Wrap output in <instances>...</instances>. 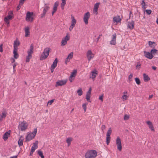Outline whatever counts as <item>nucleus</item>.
Returning a JSON list of instances; mask_svg holds the SVG:
<instances>
[{
	"label": "nucleus",
	"mask_w": 158,
	"mask_h": 158,
	"mask_svg": "<svg viewBox=\"0 0 158 158\" xmlns=\"http://www.w3.org/2000/svg\"><path fill=\"white\" fill-rule=\"evenodd\" d=\"M50 50V48H46L44 49L43 52L42 53L40 57V60H44L47 58L49 55Z\"/></svg>",
	"instance_id": "1"
},
{
	"label": "nucleus",
	"mask_w": 158,
	"mask_h": 158,
	"mask_svg": "<svg viewBox=\"0 0 158 158\" xmlns=\"http://www.w3.org/2000/svg\"><path fill=\"white\" fill-rule=\"evenodd\" d=\"M97 155V152L95 150H90L88 151L85 154V158H94Z\"/></svg>",
	"instance_id": "2"
},
{
	"label": "nucleus",
	"mask_w": 158,
	"mask_h": 158,
	"mask_svg": "<svg viewBox=\"0 0 158 158\" xmlns=\"http://www.w3.org/2000/svg\"><path fill=\"white\" fill-rule=\"evenodd\" d=\"M37 131V129L35 128L34 129L33 132L28 134L26 137V141H29L33 139L36 134Z\"/></svg>",
	"instance_id": "3"
},
{
	"label": "nucleus",
	"mask_w": 158,
	"mask_h": 158,
	"mask_svg": "<svg viewBox=\"0 0 158 158\" xmlns=\"http://www.w3.org/2000/svg\"><path fill=\"white\" fill-rule=\"evenodd\" d=\"M27 124L24 121L19 122V124L18 126V128L21 131H25L27 128Z\"/></svg>",
	"instance_id": "4"
},
{
	"label": "nucleus",
	"mask_w": 158,
	"mask_h": 158,
	"mask_svg": "<svg viewBox=\"0 0 158 158\" xmlns=\"http://www.w3.org/2000/svg\"><path fill=\"white\" fill-rule=\"evenodd\" d=\"M33 15V13L28 11L26 14V20L27 22H32L34 19V17L32 16Z\"/></svg>",
	"instance_id": "5"
},
{
	"label": "nucleus",
	"mask_w": 158,
	"mask_h": 158,
	"mask_svg": "<svg viewBox=\"0 0 158 158\" xmlns=\"http://www.w3.org/2000/svg\"><path fill=\"white\" fill-rule=\"evenodd\" d=\"M112 130L111 128H109L106 133V142L107 145H108L110 142V135L112 133Z\"/></svg>",
	"instance_id": "6"
},
{
	"label": "nucleus",
	"mask_w": 158,
	"mask_h": 158,
	"mask_svg": "<svg viewBox=\"0 0 158 158\" xmlns=\"http://www.w3.org/2000/svg\"><path fill=\"white\" fill-rule=\"evenodd\" d=\"M116 144L117 146V149L121 151L122 149V146L121 144V139L119 137H118L116 140Z\"/></svg>",
	"instance_id": "7"
},
{
	"label": "nucleus",
	"mask_w": 158,
	"mask_h": 158,
	"mask_svg": "<svg viewBox=\"0 0 158 158\" xmlns=\"http://www.w3.org/2000/svg\"><path fill=\"white\" fill-rule=\"evenodd\" d=\"M45 6L44 7L43 13L41 14V19L45 17V15L46 14V12L50 9V7L47 4H45Z\"/></svg>",
	"instance_id": "8"
},
{
	"label": "nucleus",
	"mask_w": 158,
	"mask_h": 158,
	"mask_svg": "<svg viewBox=\"0 0 158 158\" xmlns=\"http://www.w3.org/2000/svg\"><path fill=\"white\" fill-rule=\"evenodd\" d=\"M69 39L70 36L69 35V34L67 33L66 36L62 39L61 46H63L65 45L67 43V41L69 40Z\"/></svg>",
	"instance_id": "9"
},
{
	"label": "nucleus",
	"mask_w": 158,
	"mask_h": 158,
	"mask_svg": "<svg viewBox=\"0 0 158 158\" xmlns=\"http://www.w3.org/2000/svg\"><path fill=\"white\" fill-rule=\"evenodd\" d=\"M90 17V14L89 12L85 13L84 15L83 20L85 24H88V20Z\"/></svg>",
	"instance_id": "10"
},
{
	"label": "nucleus",
	"mask_w": 158,
	"mask_h": 158,
	"mask_svg": "<svg viewBox=\"0 0 158 158\" xmlns=\"http://www.w3.org/2000/svg\"><path fill=\"white\" fill-rule=\"evenodd\" d=\"M86 56L89 61H90L91 59L94 58V56L92 53L91 50H88L86 53Z\"/></svg>",
	"instance_id": "11"
},
{
	"label": "nucleus",
	"mask_w": 158,
	"mask_h": 158,
	"mask_svg": "<svg viewBox=\"0 0 158 158\" xmlns=\"http://www.w3.org/2000/svg\"><path fill=\"white\" fill-rule=\"evenodd\" d=\"M67 82V81L65 80H60L56 82V84L55 85L56 87L61 86L65 85Z\"/></svg>",
	"instance_id": "12"
},
{
	"label": "nucleus",
	"mask_w": 158,
	"mask_h": 158,
	"mask_svg": "<svg viewBox=\"0 0 158 158\" xmlns=\"http://www.w3.org/2000/svg\"><path fill=\"white\" fill-rule=\"evenodd\" d=\"M13 13L11 11H10L9 12V15L7 16L6 17L4 18V21L7 24H9V20L10 19H11L12 18V16H11L10 14H12Z\"/></svg>",
	"instance_id": "13"
},
{
	"label": "nucleus",
	"mask_w": 158,
	"mask_h": 158,
	"mask_svg": "<svg viewBox=\"0 0 158 158\" xmlns=\"http://www.w3.org/2000/svg\"><path fill=\"white\" fill-rule=\"evenodd\" d=\"M135 25L134 22L132 21L131 22H129L127 23V27L130 30L133 29L134 28Z\"/></svg>",
	"instance_id": "14"
},
{
	"label": "nucleus",
	"mask_w": 158,
	"mask_h": 158,
	"mask_svg": "<svg viewBox=\"0 0 158 158\" xmlns=\"http://www.w3.org/2000/svg\"><path fill=\"white\" fill-rule=\"evenodd\" d=\"M100 3H97L95 4L93 9V12L95 15H97L98 14V8L99 7V5H100Z\"/></svg>",
	"instance_id": "15"
},
{
	"label": "nucleus",
	"mask_w": 158,
	"mask_h": 158,
	"mask_svg": "<svg viewBox=\"0 0 158 158\" xmlns=\"http://www.w3.org/2000/svg\"><path fill=\"white\" fill-rule=\"evenodd\" d=\"M73 56V52H71L70 53H69L67 57L66 58L65 61V63L66 64L68 62H69L70 60L71 59H72Z\"/></svg>",
	"instance_id": "16"
},
{
	"label": "nucleus",
	"mask_w": 158,
	"mask_h": 158,
	"mask_svg": "<svg viewBox=\"0 0 158 158\" xmlns=\"http://www.w3.org/2000/svg\"><path fill=\"white\" fill-rule=\"evenodd\" d=\"M112 40L110 41V44L111 45H115L116 42V33H114L112 35Z\"/></svg>",
	"instance_id": "17"
},
{
	"label": "nucleus",
	"mask_w": 158,
	"mask_h": 158,
	"mask_svg": "<svg viewBox=\"0 0 158 158\" xmlns=\"http://www.w3.org/2000/svg\"><path fill=\"white\" fill-rule=\"evenodd\" d=\"M144 56L147 58L149 59H152L153 58V56H152V54H151V52L150 53L149 52H147L146 51H144Z\"/></svg>",
	"instance_id": "18"
},
{
	"label": "nucleus",
	"mask_w": 158,
	"mask_h": 158,
	"mask_svg": "<svg viewBox=\"0 0 158 158\" xmlns=\"http://www.w3.org/2000/svg\"><path fill=\"white\" fill-rule=\"evenodd\" d=\"M25 35V36L27 37L30 35L29 28L28 27H26L24 29Z\"/></svg>",
	"instance_id": "19"
},
{
	"label": "nucleus",
	"mask_w": 158,
	"mask_h": 158,
	"mask_svg": "<svg viewBox=\"0 0 158 158\" xmlns=\"http://www.w3.org/2000/svg\"><path fill=\"white\" fill-rule=\"evenodd\" d=\"M10 131L9 130L4 134L3 136V138L4 140H6L7 139L8 136L10 135Z\"/></svg>",
	"instance_id": "20"
},
{
	"label": "nucleus",
	"mask_w": 158,
	"mask_h": 158,
	"mask_svg": "<svg viewBox=\"0 0 158 158\" xmlns=\"http://www.w3.org/2000/svg\"><path fill=\"white\" fill-rule=\"evenodd\" d=\"M17 43V45H20V42L19 41H14V49L13 52H14L15 51V52H17L18 48L17 47V45H16Z\"/></svg>",
	"instance_id": "21"
},
{
	"label": "nucleus",
	"mask_w": 158,
	"mask_h": 158,
	"mask_svg": "<svg viewBox=\"0 0 158 158\" xmlns=\"http://www.w3.org/2000/svg\"><path fill=\"white\" fill-rule=\"evenodd\" d=\"M33 45L32 44L30 47V49L27 51V54L30 55H32V54L33 53Z\"/></svg>",
	"instance_id": "22"
},
{
	"label": "nucleus",
	"mask_w": 158,
	"mask_h": 158,
	"mask_svg": "<svg viewBox=\"0 0 158 158\" xmlns=\"http://www.w3.org/2000/svg\"><path fill=\"white\" fill-rule=\"evenodd\" d=\"M146 123L149 125V127L151 130L154 131H155V130L152 123L150 121H147Z\"/></svg>",
	"instance_id": "23"
},
{
	"label": "nucleus",
	"mask_w": 158,
	"mask_h": 158,
	"mask_svg": "<svg viewBox=\"0 0 158 158\" xmlns=\"http://www.w3.org/2000/svg\"><path fill=\"white\" fill-rule=\"evenodd\" d=\"M97 71L96 70H94L91 72V73L90 77V78L94 79L96 77V75L97 74Z\"/></svg>",
	"instance_id": "24"
},
{
	"label": "nucleus",
	"mask_w": 158,
	"mask_h": 158,
	"mask_svg": "<svg viewBox=\"0 0 158 158\" xmlns=\"http://www.w3.org/2000/svg\"><path fill=\"white\" fill-rule=\"evenodd\" d=\"M121 20V19L119 16L114 17L113 18L114 22H116L117 23H118L120 22Z\"/></svg>",
	"instance_id": "25"
},
{
	"label": "nucleus",
	"mask_w": 158,
	"mask_h": 158,
	"mask_svg": "<svg viewBox=\"0 0 158 158\" xmlns=\"http://www.w3.org/2000/svg\"><path fill=\"white\" fill-rule=\"evenodd\" d=\"M143 79L145 82H147L150 80V78L148 77V75L145 73L143 74Z\"/></svg>",
	"instance_id": "26"
},
{
	"label": "nucleus",
	"mask_w": 158,
	"mask_h": 158,
	"mask_svg": "<svg viewBox=\"0 0 158 158\" xmlns=\"http://www.w3.org/2000/svg\"><path fill=\"white\" fill-rule=\"evenodd\" d=\"M71 18L72 19V21H71V24L73 26H75V24L76 23V20L75 19L74 17L73 16V15H71Z\"/></svg>",
	"instance_id": "27"
},
{
	"label": "nucleus",
	"mask_w": 158,
	"mask_h": 158,
	"mask_svg": "<svg viewBox=\"0 0 158 158\" xmlns=\"http://www.w3.org/2000/svg\"><path fill=\"white\" fill-rule=\"evenodd\" d=\"M73 140V138L71 137L67 138L66 139V142L68 143V146L69 147L71 144V142Z\"/></svg>",
	"instance_id": "28"
},
{
	"label": "nucleus",
	"mask_w": 158,
	"mask_h": 158,
	"mask_svg": "<svg viewBox=\"0 0 158 158\" xmlns=\"http://www.w3.org/2000/svg\"><path fill=\"white\" fill-rule=\"evenodd\" d=\"M23 137L22 136L20 137V138L18 141V143L19 146H22L23 145Z\"/></svg>",
	"instance_id": "29"
},
{
	"label": "nucleus",
	"mask_w": 158,
	"mask_h": 158,
	"mask_svg": "<svg viewBox=\"0 0 158 158\" xmlns=\"http://www.w3.org/2000/svg\"><path fill=\"white\" fill-rule=\"evenodd\" d=\"M58 62V60L57 58L55 59V60L54 61L53 64L51 65V67L55 68L57 65Z\"/></svg>",
	"instance_id": "30"
},
{
	"label": "nucleus",
	"mask_w": 158,
	"mask_h": 158,
	"mask_svg": "<svg viewBox=\"0 0 158 158\" xmlns=\"http://www.w3.org/2000/svg\"><path fill=\"white\" fill-rule=\"evenodd\" d=\"M127 93V92L126 91L124 92L123 93L124 95L122 96V98L123 101L126 100L127 99V97L126 95Z\"/></svg>",
	"instance_id": "31"
},
{
	"label": "nucleus",
	"mask_w": 158,
	"mask_h": 158,
	"mask_svg": "<svg viewBox=\"0 0 158 158\" xmlns=\"http://www.w3.org/2000/svg\"><path fill=\"white\" fill-rule=\"evenodd\" d=\"M59 3L58 2H56L55 3L53 7V10L56 11L57 9V6L58 5Z\"/></svg>",
	"instance_id": "32"
},
{
	"label": "nucleus",
	"mask_w": 158,
	"mask_h": 158,
	"mask_svg": "<svg viewBox=\"0 0 158 158\" xmlns=\"http://www.w3.org/2000/svg\"><path fill=\"white\" fill-rule=\"evenodd\" d=\"M65 0H62V2L61 4V8L62 9H64V6L66 4Z\"/></svg>",
	"instance_id": "33"
},
{
	"label": "nucleus",
	"mask_w": 158,
	"mask_h": 158,
	"mask_svg": "<svg viewBox=\"0 0 158 158\" xmlns=\"http://www.w3.org/2000/svg\"><path fill=\"white\" fill-rule=\"evenodd\" d=\"M77 73V70H74L73 72H72L70 75V77H74L76 75Z\"/></svg>",
	"instance_id": "34"
},
{
	"label": "nucleus",
	"mask_w": 158,
	"mask_h": 158,
	"mask_svg": "<svg viewBox=\"0 0 158 158\" xmlns=\"http://www.w3.org/2000/svg\"><path fill=\"white\" fill-rule=\"evenodd\" d=\"M158 50L155 49H152L150 52L152 54V56H153L154 55H155L157 54V52Z\"/></svg>",
	"instance_id": "35"
},
{
	"label": "nucleus",
	"mask_w": 158,
	"mask_h": 158,
	"mask_svg": "<svg viewBox=\"0 0 158 158\" xmlns=\"http://www.w3.org/2000/svg\"><path fill=\"white\" fill-rule=\"evenodd\" d=\"M32 55H30L27 54V56H26V62H29L30 61V59L32 57Z\"/></svg>",
	"instance_id": "36"
},
{
	"label": "nucleus",
	"mask_w": 158,
	"mask_h": 158,
	"mask_svg": "<svg viewBox=\"0 0 158 158\" xmlns=\"http://www.w3.org/2000/svg\"><path fill=\"white\" fill-rule=\"evenodd\" d=\"M38 141H36L35 142L33 143V145L32 147H33L34 148L36 149L38 147Z\"/></svg>",
	"instance_id": "37"
},
{
	"label": "nucleus",
	"mask_w": 158,
	"mask_h": 158,
	"mask_svg": "<svg viewBox=\"0 0 158 158\" xmlns=\"http://www.w3.org/2000/svg\"><path fill=\"white\" fill-rule=\"evenodd\" d=\"M6 115V114L5 112H3L0 114V117L3 118H5Z\"/></svg>",
	"instance_id": "38"
},
{
	"label": "nucleus",
	"mask_w": 158,
	"mask_h": 158,
	"mask_svg": "<svg viewBox=\"0 0 158 158\" xmlns=\"http://www.w3.org/2000/svg\"><path fill=\"white\" fill-rule=\"evenodd\" d=\"M38 153L41 158H44V156L43 155V152L41 151H38Z\"/></svg>",
	"instance_id": "39"
},
{
	"label": "nucleus",
	"mask_w": 158,
	"mask_h": 158,
	"mask_svg": "<svg viewBox=\"0 0 158 158\" xmlns=\"http://www.w3.org/2000/svg\"><path fill=\"white\" fill-rule=\"evenodd\" d=\"M91 90H92L91 88V87L89 88V90L87 93L86 96H90Z\"/></svg>",
	"instance_id": "40"
},
{
	"label": "nucleus",
	"mask_w": 158,
	"mask_h": 158,
	"mask_svg": "<svg viewBox=\"0 0 158 158\" xmlns=\"http://www.w3.org/2000/svg\"><path fill=\"white\" fill-rule=\"evenodd\" d=\"M77 93L79 96H81L82 93V91L81 89H78L77 91Z\"/></svg>",
	"instance_id": "41"
},
{
	"label": "nucleus",
	"mask_w": 158,
	"mask_h": 158,
	"mask_svg": "<svg viewBox=\"0 0 158 158\" xmlns=\"http://www.w3.org/2000/svg\"><path fill=\"white\" fill-rule=\"evenodd\" d=\"M135 80L137 84L139 85L140 84V81L139 79L138 78H135Z\"/></svg>",
	"instance_id": "42"
},
{
	"label": "nucleus",
	"mask_w": 158,
	"mask_h": 158,
	"mask_svg": "<svg viewBox=\"0 0 158 158\" xmlns=\"http://www.w3.org/2000/svg\"><path fill=\"white\" fill-rule=\"evenodd\" d=\"M141 64L140 62H138L136 66V69H139L140 68Z\"/></svg>",
	"instance_id": "43"
},
{
	"label": "nucleus",
	"mask_w": 158,
	"mask_h": 158,
	"mask_svg": "<svg viewBox=\"0 0 158 158\" xmlns=\"http://www.w3.org/2000/svg\"><path fill=\"white\" fill-rule=\"evenodd\" d=\"M13 54L14 55V57L15 59H17L19 57V55L17 53V52H15V51L14 52H13Z\"/></svg>",
	"instance_id": "44"
},
{
	"label": "nucleus",
	"mask_w": 158,
	"mask_h": 158,
	"mask_svg": "<svg viewBox=\"0 0 158 158\" xmlns=\"http://www.w3.org/2000/svg\"><path fill=\"white\" fill-rule=\"evenodd\" d=\"M35 149H36L34 148L33 147H31V150L30 154V156H31L32 155L33 152H35Z\"/></svg>",
	"instance_id": "45"
},
{
	"label": "nucleus",
	"mask_w": 158,
	"mask_h": 158,
	"mask_svg": "<svg viewBox=\"0 0 158 158\" xmlns=\"http://www.w3.org/2000/svg\"><path fill=\"white\" fill-rule=\"evenodd\" d=\"M87 104V103H84L82 105V107H83V109H84L85 112L86 111V105Z\"/></svg>",
	"instance_id": "46"
},
{
	"label": "nucleus",
	"mask_w": 158,
	"mask_h": 158,
	"mask_svg": "<svg viewBox=\"0 0 158 158\" xmlns=\"http://www.w3.org/2000/svg\"><path fill=\"white\" fill-rule=\"evenodd\" d=\"M129 118V116L128 115L125 114L124 117V119L125 120H127Z\"/></svg>",
	"instance_id": "47"
},
{
	"label": "nucleus",
	"mask_w": 158,
	"mask_h": 158,
	"mask_svg": "<svg viewBox=\"0 0 158 158\" xmlns=\"http://www.w3.org/2000/svg\"><path fill=\"white\" fill-rule=\"evenodd\" d=\"M154 44H155V43L154 42H152V41H149L148 44H149V46L151 47L152 48L153 47L152 46V45Z\"/></svg>",
	"instance_id": "48"
},
{
	"label": "nucleus",
	"mask_w": 158,
	"mask_h": 158,
	"mask_svg": "<svg viewBox=\"0 0 158 158\" xmlns=\"http://www.w3.org/2000/svg\"><path fill=\"white\" fill-rule=\"evenodd\" d=\"M54 99H52L51 100L49 101L47 103V106H48V104H49L50 105H51L52 103L54 102Z\"/></svg>",
	"instance_id": "49"
},
{
	"label": "nucleus",
	"mask_w": 158,
	"mask_h": 158,
	"mask_svg": "<svg viewBox=\"0 0 158 158\" xmlns=\"http://www.w3.org/2000/svg\"><path fill=\"white\" fill-rule=\"evenodd\" d=\"M146 13L148 15H150L152 12V11L150 10H145Z\"/></svg>",
	"instance_id": "50"
},
{
	"label": "nucleus",
	"mask_w": 158,
	"mask_h": 158,
	"mask_svg": "<svg viewBox=\"0 0 158 158\" xmlns=\"http://www.w3.org/2000/svg\"><path fill=\"white\" fill-rule=\"evenodd\" d=\"M133 77V74L132 73H131L128 77V80L129 81H131V79Z\"/></svg>",
	"instance_id": "51"
},
{
	"label": "nucleus",
	"mask_w": 158,
	"mask_h": 158,
	"mask_svg": "<svg viewBox=\"0 0 158 158\" xmlns=\"http://www.w3.org/2000/svg\"><path fill=\"white\" fill-rule=\"evenodd\" d=\"M90 96H86V98L87 100V101L91 102V101H90Z\"/></svg>",
	"instance_id": "52"
},
{
	"label": "nucleus",
	"mask_w": 158,
	"mask_h": 158,
	"mask_svg": "<svg viewBox=\"0 0 158 158\" xmlns=\"http://www.w3.org/2000/svg\"><path fill=\"white\" fill-rule=\"evenodd\" d=\"M106 127L104 125H103L101 127V129L102 131H103L105 129Z\"/></svg>",
	"instance_id": "53"
},
{
	"label": "nucleus",
	"mask_w": 158,
	"mask_h": 158,
	"mask_svg": "<svg viewBox=\"0 0 158 158\" xmlns=\"http://www.w3.org/2000/svg\"><path fill=\"white\" fill-rule=\"evenodd\" d=\"M74 79V77H71L70 76L69 77V80L70 82H73V80Z\"/></svg>",
	"instance_id": "54"
},
{
	"label": "nucleus",
	"mask_w": 158,
	"mask_h": 158,
	"mask_svg": "<svg viewBox=\"0 0 158 158\" xmlns=\"http://www.w3.org/2000/svg\"><path fill=\"white\" fill-rule=\"evenodd\" d=\"M75 26H73L72 25H71V26H70L69 27V30L70 31H71L73 28Z\"/></svg>",
	"instance_id": "55"
},
{
	"label": "nucleus",
	"mask_w": 158,
	"mask_h": 158,
	"mask_svg": "<svg viewBox=\"0 0 158 158\" xmlns=\"http://www.w3.org/2000/svg\"><path fill=\"white\" fill-rule=\"evenodd\" d=\"M2 44H1L0 45V52H3Z\"/></svg>",
	"instance_id": "56"
},
{
	"label": "nucleus",
	"mask_w": 158,
	"mask_h": 158,
	"mask_svg": "<svg viewBox=\"0 0 158 158\" xmlns=\"http://www.w3.org/2000/svg\"><path fill=\"white\" fill-rule=\"evenodd\" d=\"M25 0H20L19 1V4L20 5L23 4Z\"/></svg>",
	"instance_id": "57"
},
{
	"label": "nucleus",
	"mask_w": 158,
	"mask_h": 158,
	"mask_svg": "<svg viewBox=\"0 0 158 158\" xmlns=\"http://www.w3.org/2000/svg\"><path fill=\"white\" fill-rule=\"evenodd\" d=\"M21 7V5L19 4L17 6V10H19Z\"/></svg>",
	"instance_id": "58"
},
{
	"label": "nucleus",
	"mask_w": 158,
	"mask_h": 158,
	"mask_svg": "<svg viewBox=\"0 0 158 158\" xmlns=\"http://www.w3.org/2000/svg\"><path fill=\"white\" fill-rule=\"evenodd\" d=\"M103 95H102L100 96L99 97V99L101 100L102 102L103 101Z\"/></svg>",
	"instance_id": "59"
},
{
	"label": "nucleus",
	"mask_w": 158,
	"mask_h": 158,
	"mask_svg": "<svg viewBox=\"0 0 158 158\" xmlns=\"http://www.w3.org/2000/svg\"><path fill=\"white\" fill-rule=\"evenodd\" d=\"M147 6V5H146H146H143L142 6V8L143 9H146V8L147 7L146 6Z\"/></svg>",
	"instance_id": "60"
},
{
	"label": "nucleus",
	"mask_w": 158,
	"mask_h": 158,
	"mask_svg": "<svg viewBox=\"0 0 158 158\" xmlns=\"http://www.w3.org/2000/svg\"><path fill=\"white\" fill-rule=\"evenodd\" d=\"M55 68H53V67H52L51 66V73H53V71H54V69Z\"/></svg>",
	"instance_id": "61"
},
{
	"label": "nucleus",
	"mask_w": 158,
	"mask_h": 158,
	"mask_svg": "<svg viewBox=\"0 0 158 158\" xmlns=\"http://www.w3.org/2000/svg\"><path fill=\"white\" fill-rule=\"evenodd\" d=\"M16 66V64L15 63L14 64V65H13V70H14V71H15V67Z\"/></svg>",
	"instance_id": "62"
},
{
	"label": "nucleus",
	"mask_w": 158,
	"mask_h": 158,
	"mask_svg": "<svg viewBox=\"0 0 158 158\" xmlns=\"http://www.w3.org/2000/svg\"><path fill=\"white\" fill-rule=\"evenodd\" d=\"M142 3H141V4L142 5V6L143 5H146L145 4V3L144 2V0H142Z\"/></svg>",
	"instance_id": "63"
},
{
	"label": "nucleus",
	"mask_w": 158,
	"mask_h": 158,
	"mask_svg": "<svg viewBox=\"0 0 158 158\" xmlns=\"http://www.w3.org/2000/svg\"><path fill=\"white\" fill-rule=\"evenodd\" d=\"M152 68L154 70H156V67L154 66H152Z\"/></svg>",
	"instance_id": "64"
}]
</instances>
